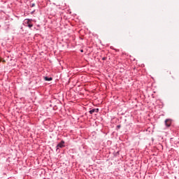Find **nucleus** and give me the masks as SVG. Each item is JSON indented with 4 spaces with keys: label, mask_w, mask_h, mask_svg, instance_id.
<instances>
[{
    "label": "nucleus",
    "mask_w": 179,
    "mask_h": 179,
    "mask_svg": "<svg viewBox=\"0 0 179 179\" xmlns=\"http://www.w3.org/2000/svg\"><path fill=\"white\" fill-rule=\"evenodd\" d=\"M33 20L32 19H25L24 21V24L27 27H29V29H31L33 27Z\"/></svg>",
    "instance_id": "obj_2"
},
{
    "label": "nucleus",
    "mask_w": 179,
    "mask_h": 179,
    "mask_svg": "<svg viewBox=\"0 0 179 179\" xmlns=\"http://www.w3.org/2000/svg\"><path fill=\"white\" fill-rule=\"evenodd\" d=\"M29 6H30V8H34V6H36V3H34L33 2H30Z\"/></svg>",
    "instance_id": "obj_6"
},
{
    "label": "nucleus",
    "mask_w": 179,
    "mask_h": 179,
    "mask_svg": "<svg viewBox=\"0 0 179 179\" xmlns=\"http://www.w3.org/2000/svg\"><path fill=\"white\" fill-rule=\"evenodd\" d=\"M121 128V124L117 125L116 127V131H119V129Z\"/></svg>",
    "instance_id": "obj_7"
},
{
    "label": "nucleus",
    "mask_w": 179,
    "mask_h": 179,
    "mask_svg": "<svg viewBox=\"0 0 179 179\" xmlns=\"http://www.w3.org/2000/svg\"><path fill=\"white\" fill-rule=\"evenodd\" d=\"M63 148H65V141L62 140L61 142L59 143L56 146V152L59 153V152H61V150L59 149H62Z\"/></svg>",
    "instance_id": "obj_1"
},
{
    "label": "nucleus",
    "mask_w": 179,
    "mask_h": 179,
    "mask_svg": "<svg viewBox=\"0 0 179 179\" xmlns=\"http://www.w3.org/2000/svg\"><path fill=\"white\" fill-rule=\"evenodd\" d=\"M43 79L46 82H51V80H52V77L45 76L43 77Z\"/></svg>",
    "instance_id": "obj_5"
},
{
    "label": "nucleus",
    "mask_w": 179,
    "mask_h": 179,
    "mask_svg": "<svg viewBox=\"0 0 179 179\" xmlns=\"http://www.w3.org/2000/svg\"><path fill=\"white\" fill-rule=\"evenodd\" d=\"M165 125L166 128H170L171 127V119H166L165 120Z\"/></svg>",
    "instance_id": "obj_3"
},
{
    "label": "nucleus",
    "mask_w": 179,
    "mask_h": 179,
    "mask_svg": "<svg viewBox=\"0 0 179 179\" xmlns=\"http://www.w3.org/2000/svg\"><path fill=\"white\" fill-rule=\"evenodd\" d=\"M114 156H115V157L120 156V151H117V152H115Z\"/></svg>",
    "instance_id": "obj_8"
},
{
    "label": "nucleus",
    "mask_w": 179,
    "mask_h": 179,
    "mask_svg": "<svg viewBox=\"0 0 179 179\" xmlns=\"http://www.w3.org/2000/svg\"><path fill=\"white\" fill-rule=\"evenodd\" d=\"M36 12V10H34L32 12H31V14L33 15Z\"/></svg>",
    "instance_id": "obj_10"
},
{
    "label": "nucleus",
    "mask_w": 179,
    "mask_h": 179,
    "mask_svg": "<svg viewBox=\"0 0 179 179\" xmlns=\"http://www.w3.org/2000/svg\"><path fill=\"white\" fill-rule=\"evenodd\" d=\"M80 52H83V49L80 50Z\"/></svg>",
    "instance_id": "obj_11"
},
{
    "label": "nucleus",
    "mask_w": 179,
    "mask_h": 179,
    "mask_svg": "<svg viewBox=\"0 0 179 179\" xmlns=\"http://www.w3.org/2000/svg\"><path fill=\"white\" fill-rule=\"evenodd\" d=\"M99 108H93V109H91L89 113L90 114H93L94 113H99Z\"/></svg>",
    "instance_id": "obj_4"
},
{
    "label": "nucleus",
    "mask_w": 179,
    "mask_h": 179,
    "mask_svg": "<svg viewBox=\"0 0 179 179\" xmlns=\"http://www.w3.org/2000/svg\"><path fill=\"white\" fill-rule=\"evenodd\" d=\"M7 29H9V25H8Z\"/></svg>",
    "instance_id": "obj_12"
},
{
    "label": "nucleus",
    "mask_w": 179,
    "mask_h": 179,
    "mask_svg": "<svg viewBox=\"0 0 179 179\" xmlns=\"http://www.w3.org/2000/svg\"><path fill=\"white\" fill-rule=\"evenodd\" d=\"M106 59H107V57H103L102 58V61H106Z\"/></svg>",
    "instance_id": "obj_9"
}]
</instances>
